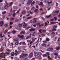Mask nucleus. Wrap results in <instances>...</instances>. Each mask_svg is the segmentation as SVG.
<instances>
[{
    "mask_svg": "<svg viewBox=\"0 0 60 60\" xmlns=\"http://www.w3.org/2000/svg\"><path fill=\"white\" fill-rule=\"evenodd\" d=\"M33 0H29L28 2H27V4L28 5H30V4H31V6H33V4H34L35 3V2L34 1H33Z\"/></svg>",
    "mask_w": 60,
    "mask_h": 60,
    "instance_id": "nucleus-1",
    "label": "nucleus"
},
{
    "mask_svg": "<svg viewBox=\"0 0 60 60\" xmlns=\"http://www.w3.org/2000/svg\"><path fill=\"white\" fill-rule=\"evenodd\" d=\"M18 37L20 38H22V40L24 39V36L23 35H18Z\"/></svg>",
    "mask_w": 60,
    "mask_h": 60,
    "instance_id": "nucleus-2",
    "label": "nucleus"
},
{
    "mask_svg": "<svg viewBox=\"0 0 60 60\" xmlns=\"http://www.w3.org/2000/svg\"><path fill=\"white\" fill-rule=\"evenodd\" d=\"M53 29H52V31H56V29L55 28H55H56L57 27V26L56 25H54L53 26Z\"/></svg>",
    "mask_w": 60,
    "mask_h": 60,
    "instance_id": "nucleus-3",
    "label": "nucleus"
},
{
    "mask_svg": "<svg viewBox=\"0 0 60 60\" xmlns=\"http://www.w3.org/2000/svg\"><path fill=\"white\" fill-rule=\"evenodd\" d=\"M33 56V52H31L29 56V57L30 58H31Z\"/></svg>",
    "mask_w": 60,
    "mask_h": 60,
    "instance_id": "nucleus-4",
    "label": "nucleus"
},
{
    "mask_svg": "<svg viewBox=\"0 0 60 60\" xmlns=\"http://www.w3.org/2000/svg\"><path fill=\"white\" fill-rule=\"evenodd\" d=\"M43 2H42V1L40 2V3H39V5H41V6H43Z\"/></svg>",
    "mask_w": 60,
    "mask_h": 60,
    "instance_id": "nucleus-5",
    "label": "nucleus"
},
{
    "mask_svg": "<svg viewBox=\"0 0 60 60\" xmlns=\"http://www.w3.org/2000/svg\"><path fill=\"white\" fill-rule=\"evenodd\" d=\"M6 4H7V5H6L5 6L4 8L5 9H7L9 7L8 6V4H7V2H6Z\"/></svg>",
    "mask_w": 60,
    "mask_h": 60,
    "instance_id": "nucleus-6",
    "label": "nucleus"
},
{
    "mask_svg": "<svg viewBox=\"0 0 60 60\" xmlns=\"http://www.w3.org/2000/svg\"><path fill=\"white\" fill-rule=\"evenodd\" d=\"M4 25V22L3 21H1L0 22V26H3Z\"/></svg>",
    "mask_w": 60,
    "mask_h": 60,
    "instance_id": "nucleus-7",
    "label": "nucleus"
},
{
    "mask_svg": "<svg viewBox=\"0 0 60 60\" xmlns=\"http://www.w3.org/2000/svg\"><path fill=\"white\" fill-rule=\"evenodd\" d=\"M24 56V54H22L20 56V58H23L24 57L23 56Z\"/></svg>",
    "mask_w": 60,
    "mask_h": 60,
    "instance_id": "nucleus-8",
    "label": "nucleus"
},
{
    "mask_svg": "<svg viewBox=\"0 0 60 60\" xmlns=\"http://www.w3.org/2000/svg\"><path fill=\"white\" fill-rule=\"evenodd\" d=\"M34 55L35 56H38V53L36 52L35 51L34 52Z\"/></svg>",
    "mask_w": 60,
    "mask_h": 60,
    "instance_id": "nucleus-9",
    "label": "nucleus"
},
{
    "mask_svg": "<svg viewBox=\"0 0 60 60\" xmlns=\"http://www.w3.org/2000/svg\"><path fill=\"white\" fill-rule=\"evenodd\" d=\"M23 26H24V28H26L27 26V24H25L23 25Z\"/></svg>",
    "mask_w": 60,
    "mask_h": 60,
    "instance_id": "nucleus-10",
    "label": "nucleus"
},
{
    "mask_svg": "<svg viewBox=\"0 0 60 60\" xmlns=\"http://www.w3.org/2000/svg\"><path fill=\"white\" fill-rule=\"evenodd\" d=\"M25 32L24 31H22L21 32L20 34H25Z\"/></svg>",
    "mask_w": 60,
    "mask_h": 60,
    "instance_id": "nucleus-11",
    "label": "nucleus"
},
{
    "mask_svg": "<svg viewBox=\"0 0 60 60\" xmlns=\"http://www.w3.org/2000/svg\"><path fill=\"white\" fill-rule=\"evenodd\" d=\"M11 56H14L15 55V53L13 52H12L11 53Z\"/></svg>",
    "mask_w": 60,
    "mask_h": 60,
    "instance_id": "nucleus-12",
    "label": "nucleus"
},
{
    "mask_svg": "<svg viewBox=\"0 0 60 60\" xmlns=\"http://www.w3.org/2000/svg\"><path fill=\"white\" fill-rule=\"evenodd\" d=\"M60 49V47L59 46H58V47H57L56 48V50H59V49Z\"/></svg>",
    "mask_w": 60,
    "mask_h": 60,
    "instance_id": "nucleus-13",
    "label": "nucleus"
},
{
    "mask_svg": "<svg viewBox=\"0 0 60 60\" xmlns=\"http://www.w3.org/2000/svg\"><path fill=\"white\" fill-rule=\"evenodd\" d=\"M41 45L42 46H44V47H46V44H42Z\"/></svg>",
    "mask_w": 60,
    "mask_h": 60,
    "instance_id": "nucleus-14",
    "label": "nucleus"
},
{
    "mask_svg": "<svg viewBox=\"0 0 60 60\" xmlns=\"http://www.w3.org/2000/svg\"><path fill=\"white\" fill-rule=\"evenodd\" d=\"M18 26H19V27H22V26H23L22 25V24L20 23H19L18 24Z\"/></svg>",
    "mask_w": 60,
    "mask_h": 60,
    "instance_id": "nucleus-15",
    "label": "nucleus"
},
{
    "mask_svg": "<svg viewBox=\"0 0 60 60\" xmlns=\"http://www.w3.org/2000/svg\"><path fill=\"white\" fill-rule=\"evenodd\" d=\"M38 11V10L37 9H36L34 10V11L35 13L37 12Z\"/></svg>",
    "mask_w": 60,
    "mask_h": 60,
    "instance_id": "nucleus-16",
    "label": "nucleus"
},
{
    "mask_svg": "<svg viewBox=\"0 0 60 60\" xmlns=\"http://www.w3.org/2000/svg\"><path fill=\"white\" fill-rule=\"evenodd\" d=\"M36 34V32H34V33L32 35V36H35Z\"/></svg>",
    "mask_w": 60,
    "mask_h": 60,
    "instance_id": "nucleus-17",
    "label": "nucleus"
},
{
    "mask_svg": "<svg viewBox=\"0 0 60 60\" xmlns=\"http://www.w3.org/2000/svg\"><path fill=\"white\" fill-rule=\"evenodd\" d=\"M19 52H16L15 53V56H17L18 54H19Z\"/></svg>",
    "mask_w": 60,
    "mask_h": 60,
    "instance_id": "nucleus-18",
    "label": "nucleus"
},
{
    "mask_svg": "<svg viewBox=\"0 0 60 60\" xmlns=\"http://www.w3.org/2000/svg\"><path fill=\"white\" fill-rule=\"evenodd\" d=\"M14 19H15V18H14V17H11L10 18V19L11 20H13Z\"/></svg>",
    "mask_w": 60,
    "mask_h": 60,
    "instance_id": "nucleus-19",
    "label": "nucleus"
},
{
    "mask_svg": "<svg viewBox=\"0 0 60 60\" xmlns=\"http://www.w3.org/2000/svg\"><path fill=\"white\" fill-rule=\"evenodd\" d=\"M36 22H37V21H36V20H35L32 21V22H31V23L33 24L34 23H36Z\"/></svg>",
    "mask_w": 60,
    "mask_h": 60,
    "instance_id": "nucleus-20",
    "label": "nucleus"
},
{
    "mask_svg": "<svg viewBox=\"0 0 60 60\" xmlns=\"http://www.w3.org/2000/svg\"><path fill=\"white\" fill-rule=\"evenodd\" d=\"M19 44V42L18 41H17L15 43V45H18Z\"/></svg>",
    "mask_w": 60,
    "mask_h": 60,
    "instance_id": "nucleus-21",
    "label": "nucleus"
},
{
    "mask_svg": "<svg viewBox=\"0 0 60 60\" xmlns=\"http://www.w3.org/2000/svg\"><path fill=\"white\" fill-rule=\"evenodd\" d=\"M47 18H52V17L51 16V15H50L49 16H47L46 17Z\"/></svg>",
    "mask_w": 60,
    "mask_h": 60,
    "instance_id": "nucleus-22",
    "label": "nucleus"
},
{
    "mask_svg": "<svg viewBox=\"0 0 60 60\" xmlns=\"http://www.w3.org/2000/svg\"><path fill=\"white\" fill-rule=\"evenodd\" d=\"M54 55H55V56H58V54H57V53L56 52V53H54Z\"/></svg>",
    "mask_w": 60,
    "mask_h": 60,
    "instance_id": "nucleus-23",
    "label": "nucleus"
},
{
    "mask_svg": "<svg viewBox=\"0 0 60 60\" xmlns=\"http://www.w3.org/2000/svg\"><path fill=\"white\" fill-rule=\"evenodd\" d=\"M35 30L34 29H31L30 30V31H35Z\"/></svg>",
    "mask_w": 60,
    "mask_h": 60,
    "instance_id": "nucleus-24",
    "label": "nucleus"
},
{
    "mask_svg": "<svg viewBox=\"0 0 60 60\" xmlns=\"http://www.w3.org/2000/svg\"><path fill=\"white\" fill-rule=\"evenodd\" d=\"M6 12V11H4V12H3L2 13V14H3V15H4V14H5Z\"/></svg>",
    "mask_w": 60,
    "mask_h": 60,
    "instance_id": "nucleus-25",
    "label": "nucleus"
},
{
    "mask_svg": "<svg viewBox=\"0 0 60 60\" xmlns=\"http://www.w3.org/2000/svg\"><path fill=\"white\" fill-rule=\"evenodd\" d=\"M37 39V38H36L34 39H33V38H32V41H34H34H35V40H36V39Z\"/></svg>",
    "mask_w": 60,
    "mask_h": 60,
    "instance_id": "nucleus-26",
    "label": "nucleus"
},
{
    "mask_svg": "<svg viewBox=\"0 0 60 60\" xmlns=\"http://www.w3.org/2000/svg\"><path fill=\"white\" fill-rule=\"evenodd\" d=\"M13 2H11L9 4V6H11L12 5V4H13Z\"/></svg>",
    "mask_w": 60,
    "mask_h": 60,
    "instance_id": "nucleus-27",
    "label": "nucleus"
},
{
    "mask_svg": "<svg viewBox=\"0 0 60 60\" xmlns=\"http://www.w3.org/2000/svg\"><path fill=\"white\" fill-rule=\"evenodd\" d=\"M31 38V36H28V37L27 38H26V39H30Z\"/></svg>",
    "mask_w": 60,
    "mask_h": 60,
    "instance_id": "nucleus-28",
    "label": "nucleus"
},
{
    "mask_svg": "<svg viewBox=\"0 0 60 60\" xmlns=\"http://www.w3.org/2000/svg\"><path fill=\"white\" fill-rule=\"evenodd\" d=\"M38 54L39 56H41V52H38Z\"/></svg>",
    "mask_w": 60,
    "mask_h": 60,
    "instance_id": "nucleus-29",
    "label": "nucleus"
},
{
    "mask_svg": "<svg viewBox=\"0 0 60 60\" xmlns=\"http://www.w3.org/2000/svg\"><path fill=\"white\" fill-rule=\"evenodd\" d=\"M59 12V11H57L55 12L54 13H58Z\"/></svg>",
    "mask_w": 60,
    "mask_h": 60,
    "instance_id": "nucleus-30",
    "label": "nucleus"
},
{
    "mask_svg": "<svg viewBox=\"0 0 60 60\" xmlns=\"http://www.w3.org/2000/svg\"><path fill=\"white\" fill-rule=\"evenodd\" d=\"M22 13H23V14H25L26 13V12L25 11H23Z\"/></svg>",
    "mask_w": 60,
    "mask_h": 60,
    "instance_id": "nucleus-31",
    "label": "nucleus"
},
{
    "mask_svg": "<svg viewBox=\"0 0 60 60\" xmlns=\"http://www.w3.org/2000/svg\"><path fill=\"white\" fill-rule=\"evenodd\" d=\"M16 31L13 30L12 32V33L13 34H15V33H16Z\"/></svg>",
    "mask_w": 60,
    "mask_h": 60,
    "instance_id": "nucleus-32",
    "label": "nucleus"
},
{
    "mask_svg": "<svg viewBox=\"0 0 60 60\" xmlns=\"http://www.w3.org/2000/svg\"><path fill=\"white\" fill-rule=\"evenodd\" d=\"M40 24V23H36V25L37 26H38V25H39Z\"/></svg>",
    "mask_w": 60,
    "mask_h": 60,
    "instance_id": "nucleus-33",
    "label": "nucleus"
},
{
    "mask_svg": "<svg viewBox=\"0 0 60 60\" xmlns=\"http://www.w3.org/2000/svg\"><path fill=\"white\" fill-rule=\"evenodd\" d=\"M48 58H49V59L50 60H51V59H52V58H50V56H49V55L48 56Z\"/></svg>",
    "mask_w": 60,
    "mask_h": 60,
    "instance_id": "nucleus-34",
    "label": "nucleus"
},
{
    "mask_svg": "<svg viewBox=\"0 0 60 60\" xmlns=\"http://www.w3.org/2000/svg\"><path fill=\"white\" fill-rule=\"evenodd\" d=\"M32 16H30V17H28L27 18V19H31L32 18Z\"/></svg>",
    "mask_w": 60,
    "mask_h": 60,
    "instance_id": "nucleus-35",
    "label": "nucleus"
},
{
    "mask_svg": "<svg viewBox=\"0 0 60 60\" xmlns=\"http://www.w3.org/2000/svg\"><path fill=\"white\" fill-rule=\"evenodd\" d=\"M14 41H18V38H16L14 40Z\"/></svg>",
    "mask_w": 60,
    "mask_h": 60,
    "instance_id": "nucleus-36",
    "label": "nucleus"
},
{
    "mask_svg": "<svg viewBox=\"0 0 60 60\" xmlns=\"http://www.w3.org/2000/svg\"><path fill=\"white\" fill-rule=\"evenodd\" d=\"M4 26H5L6 27H7L8 26V24H5L4 25Z\"/></svg>",
    "mask_w": 60,
    "mask_h": 60,
    "instance_id": "nucleus-37",
    "label": "nucleus"
},
{
    "mask_svg": "<svg viewBox=\"0 0 60 60\" xmlns=\"http://www.w3.org/2000/svg\"><path fill=\"white\" fill-rule=\"evenodd\" d=\"M44 24H42L40 25H39L38 26H39V27H40L41 26H44Z\"/></svg>",
    "mask_w": 60,
    "mask_h": 60,
    "instance_id": "nucleus-38",
    "label": "nucleus"
},
{
    "mask_svg": "<svg viewBox=\"0 0 60 60\" xmlns=\"http://www.w3.org/2000/svg\"><path fill=\"white\" fill-rule=\"evenodd\" d=\"M34 7H32L31 8V10H34Z\"/></svg>",
    "mask_w": 60,
    "mask_h": 60,
    "instance_id": "nucleus-39",
    "label": "nucleus"
},
{
    "mask_svg": "<svg viewBox=\"0 0 60 60\" xmlns=\"http://www.w3.org/2000/svg\"><path fill=\"white\" fill-rule=\"evenodd\" d=\"M22 44H23L24 45L26 44V43L25 42V41H23L22 42Z\"/></svg>",
    "mask_w": 60,
    "mask_h": 60,
    "instance_id": "nucleus-40",
    "label": "nucleus"
},
{
    "mask_svg": "<svg viewBox=\"0 0 60 60\" xmlns=\"http://www.w3.org/2000/svg\"><path fill=\"white\" fill-rule=\"evenodd\" d=\"M56 7H57L58 6V4L57 3V2H56Z\"/></svg>",
    "mask_w": 60,
    "mask_h": 60,
    "instance_id": "nucleus-41",
    "label": "nucleus"
},
{
    "mask_svg": "<svg viewBox=\"0 0 60 60\" xmlns=\"http://www.w3.org/2000/svg\"><path fill=\"white\" fill-rule=\"evenodd\" d=\"M16 13H15L13 14V17H15V15H16Z\"/></svg>",
    "mask_w": 60,
    "mask_h": 60,
    "instance_id": "nucleus-42",
    "label": "nucleus"
},
{
    "mask_svg": "<svg viewBox=\"0 0 60 60\" xmlns=\"http://www.w3.org/2000/svg\"><path fill=\"white\" fill-rule=\"evenodd\" d=\"M55 20L54 18H52V19H51L50 20V21H54V20Z\"/></svg>",
    "mask_w": 60,
    "mask_h": 60,
    "instance_id": "nucleus-43",
    "label": "nucleus"
},
{
    "mask_svg": "<svg viewBox=\"0 0 60 60\" xmlns=\"http://www.w3.org/2000/svg\"><path fill=\"white\" fill-rule=\"evenodd\" d=\"M50 24H55V22H50Z\"/></svg>",
    "mask_w": 60,
    "mask_h": 60,
    "instance_id": "nucleus-44",
    "label": "nucleus"
},
{
    "mask_svg": "<svg viewBox=\"0 0 60 60\" xmlns=\"http://www.w3.org/2000/svg\"><path fill=\"white\" fill-rule=\"evenodd\" d=\"M1 55H2V56L3 57L4 56V54L3 53H2L1 54Z\"/></svg>",
    "mask_w": 60,
    "mask_h": 60,
    "instance_id": "nucleus-45",
    "label": "nucleus"
},
{
    "mask_svg": "<svg viewBox=\"0 0 60 60\" xmlns=\"http://www.w3.org/2000/svg\"><path fill=\"white\" fill-rule=\"evenodd\" d=\"M8 31V30L6 29V30L4 31V34H5L6 33V32H7Z\"/></svg>",
    "mask_w": 60,
    "mask_h": 60,
    "instance_id": "nucleus-46",
    "label": "nucleus"
},
{
    "mask_svg": "<svg viewBox=\"0 0 60 60\" xmlns=\"http://www.w3.org/2000/svg\"><path fill=\"white\" fill-rule=\"evenodd\" d=\"M42 30L40 29L39 30V32L40 33H41L42 32L41 31H42Z\"/></svg>",
    "mask_w": 60,
    "mask_h": 60,
    "instance_id": "nucleus-47",
    "label": "nucleus"
},
{
    "mask_svg": "<svg viewBox=\"0 0 60 60\" xmlns=\"http://www.w3.org/2000/svg\"><path fill=\"white\" fill-rule=\"evenodd\" d=\"M52 3V1H51L50 2H49L48 3V4H49L51 3Z\"/></svg>",
    "mask_w": 60,
    "mask_h": 60,
    "instance_id": "nucleus-48",
    "label": "nucleus"
},
{
    "mask_svg": "<svg viewBox=\"0 0 60 60\" xmlns=\"http://www.w3.org/2000/svg\"><path fill=\"white\" fill-rule=\"evenodd\" d=\"M7 55H8V54H9V52H6L5 53Z\"/></svg>",
    "mask_w": 60,
    "mask_h": 60,
    "instance_id": "nucleus-49",
    "label": "nucleus"
},
{
    "mask_svg": "<svg viewBox=\"0 0 60 60\" xmlns=\"http://www.w3.org/2000/svg\"><path fill=\"white\" fill-rule=\"evenodd\" d=\"M24 56H28V54H24Z\"/></svg>",
    "mask_w": 60,
    "mask_h": 60,
    "instance_id": "nucleus-50",
    "label": "nucleus"
},
{
    "mask_svg": "<svg viewBox=\"0 0 60 60\" xmlns=\"http://www.w3.org/2000/svg\"><path fill=\"white\" fill-rule=\"evenodd\" d=\"M43 56L44 57H45V56H47V55L46 54H45L43 55Z\"/></svg>",
    "mask_w": 60,
    "mask_h": 60,
    "instance_id": "nucleus-51",
    "label": "nucleus"
},
{
    "mask_svg": "<svg viewBox=\"0 0 60 60\" xmlns=\"http://www.w3.org/2000/svg\"><path fill=\"white\" fill-rule=\"evenodd\" d=\"M54 19H55L54 20H56V19H57V18L56 17H54Z\"/></svg>",
    "mask_w": 60,
    "mask_h": 60,
    "instance_id": "nucleus-52",
    "label": "nucleus"
},
{
    "mask_svg": "<svg viewBox=\"0 0 60 60\" xmlns=\"http://www.w3.org/2000/svg\"><path fill=\"white\" fill-rule=\"evenodd\" d=\"M2 33H1L0 34V37L1 38H2Z\"/></svg>",
    "mask_w": 60,
    "mask_h": 60,
    "instance_id": "nucleus-53",
    "label": "nucleus"
},
{
    "mask_svg": "<svg viewBox=\"0 0 60 60\" xmlns=\"http://www.w3.org/2000/svg\"><path fill=\"white\" fill-rule=\"evenodd\" d=\"M49 46H50V44H49L48 45H46V47H49Z\"/></svg>",
    "mask_w": 60,
    "mask_h": 60,
    "instance_id": "nucleus-54",
    "label": "nucleus"
},
{
    "mask_svg": "<svg viewBox=\"0 0 60 60\" xmlns=\"http://www.w3.org/2000/svg\"><path fill=\"white\" fill-rule=\"evenodd\" d=\"M46 30H42V32H43V33H44V32H46Z\"/></svg>",
    "mask_w": 60,
    "mask_h": 60,
    "instance_id": "nucleus-55",
    "label": "nucleus"
},
{
    "mask_svg": "<svg viewBox=\"0 0 60 60\" xmlns=\"http://www.w3.org/2000/svg\"><path fill=\"white\" fill-rule=\"evenodd\" d=\"M19 6H21V4L20 3H19Z\"/></svg>",
    "mask_w": 60,
    "mask_h": 60,
    "instance_id": "nucleus-56",
    "label": "nucleus"
},
{
    "mask_svg": "<svg viewBox=\"0 0 60 60\" xmlns=\"http://www.w3.org/2000/svg\"><path fill=\"white\" fill-rule=\"evenodd\" d=\"M3 50H4V49H2L1 48H0V50L1 51H3Z\"/></svg>",
    "mask_w": 60,
    "mask_h": 60,
    "instance_id": "nucleus-57",
    "label": "nucleus"
},
{
    "mask_svg": "<svg viewBox=\"0 0 60 60\" xmlns=\"http://www.w3.org/2000/svg\"><path fill=\"white\" fill-rule=\"evenodd\" d=\"M47 50L48 51H49L50 50V48H48Z\"/></svg>",
    "mask_w": 60,
    "mask_h": 60,
    "instance_id": "nucleus-58",
    "label": "nucleus"
},
{
    "mask_svg": "<svg viewBox=\"0 0 60 60\" xmlns=\"http://www.w3.org/2000/svg\"><path fill=\"white\" fill-rule=\"evenodd\" d=\"M26 9H27V11H28V10H29V8L27 7L26 8Z\"/></svg>",
    "mask_w": 60,
    "mask_h": 60,
    "instance_id": "nucleus-59",
    "label": "nucleus"
},
{
    "mask_svg": "<svg viewBox=\"0 0 60 60\" xmlns=\"http://www.w3.org/2000/svg\"><path fill=\"white\" fill-rule=\"evenodd\" d=\"M13 24V23H12V22H10V25H12Z\"/></svg>",
    "mask_w": 60,
    "mask_h": 60,
    "instance_id": "nucleus-60",
    "label": "nucleus"
},
{
    "mask_svg": "<svg viewBox=\"0 0 60 60\" xmlns=\"http://www.w3.org/2000/svg\"><path fill=\"white\" fill-rule=\"evenodd\" d=\"M38 19V18H34L33 19V20H37Z\"/></svg>",
    "mask_w": 60,
    "mask_h": 60,
    "instance_id": "nucleus-61",
    "label": "nucleus"
},
{
    "mask_svg": "<svg viewBox=\"0 0 60 60\" xmlns=\"http://www.w3.org/2000/svg\"><path fill=\"white\" fill-rule=\"evenodd\" d=\"M22 24H23V25H25L26 23H25V22H23L22 23Z\"/></svg>",
    "mask_w": 60,
    "mask_h": 60,
    "instance_id": "nucleus-62",
    "label": "nucleus"
},
{
    "mask_svg": "<svg viewBox=\"0 0 60 60\" xmlns=\"http://www.w3.org/2000/svg\"><path fill=\"white\" fill-rule=\"evenodd\" d=\"M23 19H26V17L24 16L23 17Z\"/></svg>",
    "mask_w": 60,
    "mask_h": 60,
    "instance_id": "nucleus-63",
    "label": "nucleus"
},
{
    "mask_svg": "<svg viewBox=\"0 0 60 60\" xmlns=\"http://www.w3.org/2000/svg\"><path fill=\"white\" fill-rule=\"evenodd\" d=\"M46 54L47 55H49V53L48 52H47L46 53Z\"/></svg>",
    "mask_w": 60,
    "mask_h": 60,
    "instance_id": "nucleus-64",
    "label": "nucleus"
}]
</instances>
